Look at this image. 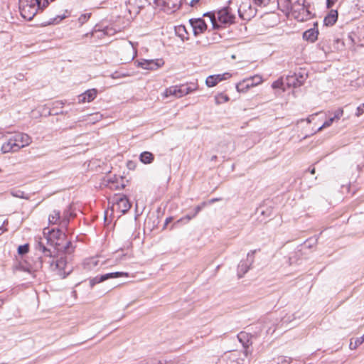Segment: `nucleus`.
<instances>
[{
  "instance_id": "nucleus-18",
  "label": "nucleus",
  "mask_w": 364,
  "mask_h": 364,
  "mask_svg": "<svg viewBox=\"0 0 364 364\" xmlns=\"http://www.w3.org/2000/svg\"><path fill=\"white\" fill-rule=\"evenodd\" d=\"M114 33V31L112 28L105 27L104 28L100 29L97 26H96L91 32V36L95 38H102L105 36H112Z\"/></svg>"
},
{
  "instance_id": "nucleus-13",
  "label": "nucleus",
  "mask_w": 364,
  "mask_h": 364,
  "mask_svg": "<svg viewBox=\"0 0 364 364\" xmlns=\"http://www.w3.org/2000/svg\"><path fill=\"white\" fill-rule=\"evenodd\" d=\"M13 136L14 137V141H16V144L19 145L20 149L28 146L32 142L31 137L26 133H15Z\"/></svg>"
},
{
  "instance_id": "nucleus-5",
  "label": "nucleus",
  "mask_w": 364,
  "mask_h": 364,
  "mask_svg": "<svg viewBox=\"0 0 364 364\" xmlns=\"http://www.w3.org/2000/svg\"><path fill=\"white\" fill-rule=\"evenodd\" d=\"M291 16L296 21L304 22L313 18L314 14L310 11L306 0H297L293 4Z\"/></svg>"
},
{
  "instance_id": "nucleus-15",
  "label": "nucleus",
  "mask_w": 364,
  "mask_h": 364,
  "mask_svg": "<svg viewBox=\"0 0 364 364\" xmlns=\"http://www.w3.org/2000/svg\"><path fill=\"white\" fill-rule=\"evenodd\" d=\"M230 76L231 74L229 73L210 75L206 78L205 84L208 87H212L215 86L219 82L230 77Z\"/></svg>"
},
{
  "instance_id": "nucleus-38",
  "label": "nucleus",
  "mask_w": 364,
  "mask_h": 364,
  "mask_svg": "<svg viewBox=\"0 0 364 364\" xmlns=\"http://www.w3.org/2000/svg\"><path fill=\"white\" fill-rule=\"evenodd\" d=\"M343 114V110L342 108H339L334 112V114L332 117L335 121L338 120Z\"/></svg>"
},
{
  "instance_id": "nucleus-9",
  "label": "nucleus",
  "mask_w": 364,
  "mask_h": 364,
  "mask_svg": "<svg viewBox=\"0 0 364 364\" xmlns=\"http://www.w3.org/2000/svg\"><path fill=\"white\" fill-rule=\"evenodd\" d=\"M127 273H124L122 272H110L107 273L102 275H97L93 278H91L90 279V286L91 288H92L95 284H99L100 282H102L105 280L113 279V278H117L122 276H127Z\"/></svg>"
},
{
  "instance_id": "nucleus-20",
  "label": "nucleus",
  "mask_w": 364,
  "mask_h": 364,
  "mask_svg": "<svg viewBox=\"0 0 364 364\" xmlns=\"http://www.w3.org/2000/svg\"><path fill=\"white\" fill-rule=\"evenodd\" d=\"M117 205L123 213H127L132 206L131 203L125 196H120L117 199Z\"/></svg>"
},
{
  "instance_id": "nucleus-39",
  "label": "nucleus",
  "mask_w": 364,
  "mask_h": 364,
  "mask_svg": "<svg viewBox=\"0 0 364 364\" xmlns=\"http://www.w3.org/2000/svg\"><path fill=\"white\" fill-rule=\"evenodd\" d=\"M277 363L278 364H290L291 358H286L284 356H280L277 358Z\"/></svg>"
},
{
  "instance_id": "nucleus-32",
  "label": "nucleus",
  "mask_w": 364,
  "mask_h": 364,
  "mask_svg": "<svg viewBox=\"0 0 364 364\" xmlns=\"http://www.w3.org/2000/svg\"><path fill=\"white\" fill-rule=\"evenodd\" d=\"M229 100V97L228 95H224L223 93H220L215 96V102L216 104H221L226 102Z\"/></svg>"
},
{
  "instance_id": "nucleus-4",
  "label": "nucleus",
  "mask_w": 364,
  "mask_h": 364,
  "mask_svg": "<svg viewBox=\"0 0 364 364\" xmlns=\"http://www.w3.org/2000/svg\"><path fill=\"white\" fill-rule=\"evenodd\" d=\"M233 6L240 18L250 21L255 16L257 7L252 0H232Z\"/></svg>"
},
{
  "instance_id": "nucleus-27",
  "label": "nucleus",
  "mask_w": 364,
  "mask_h": 364,
  "mask_svg": "<svg viewBox=\"0 0 364 364\" xmlns=\"http://www.w3.org/2000/svg\"><path fill=\"white\" fill-rule=\"evenodd\" d=\"M140 161L144 164H149L153 162L154 156L149 151H144L139 156Z\"/></svg>"
},
{
  "instance_id": "nucleus-23",
  "label": "nucleus",
  "mask_w": 364,
  "mask_h": 364,
  "mask_svg": "<svg viewBox=\"0 0 364 364\" xmlns=\"http://www.w3.org/2000/svg\"><path fill=\"white\" fill-rule=\"evenodd\" d=\"M279 9L284 14H289L292 12L293 4L291 0H277Z\"/></svg>"
},
{
  "instance_id": "nucleus-17",
  "label": "nucleus",
  "mask_w": 364,
  "mask_h": 364,
  "mask_svg": "<svg viewBox=\"0 0 364 364\" xmlns=\"http://www.w3.org/2000/svg\"><path fill=\"white\" fill-rule=\"evenodd\" d=\"M1 150L2 153L16 152L20 150L19 145L16 144L14 137L11 136L6 142L3 144Z\"/></svg>"
},
{
  "instance_id": "nucleus-14",
  "label": "nucleus",
  "mask_w": 364,
  "mask_h": 364,
  "mask_svg": "<svg viewBox=\"0 0 364 364\" xmlns=\"http://www.w3.org/2000/svg\"><path fill=\"white\" fill-rule=\"evenodd\" d=\"M252 336L246 332L241 331L239 333L237 336V338L239 341V342L242 344L243 348H244V353L245 356L248 355L250 353L249 351V347L252 344V342L250 341Z\"/></svg>"
},
{
  "instance_id": "nucleus-44",
  "label": "nucleus",
  "mask_w": 364,
  "mask_h": 364,
  "mask_svg": "<svg viewBox=\"0 0 364 364\" xmlns=\"http://www.w3.org/2000/svg\"><path fill=\"white\" fill-rule=\"evenodd\" d=\"M220 200H221V198H214L210 199L208 203L210 204H212V203H213L215 202H217V201H219Z\"/></svg>"
},
{
  "instance_id": "nucleus-6",
  "label": "nucleus",
  "mask_w": 364,
  "mask_h": 364,
  "mask_svg": "<svg viewBox=\"0 0 364 364\" xmlns=\"http://www.w3.org/2000/svg\"><path fill=\"white\" fill-rule=\"evenodd\" d=\"M196 89V85L194 83L180 85L171 86L167 88L165 91V95L174 96L176 97H181Z\"/></svg>"
},
{
  "instance_id": "nucleus-2",
  "label": "nucleus",
  "mask_w": 364,
  "mask_h": 364,
  "mask_svg": "<svg viewBox=\"0 0 364 364\" xmlns=\"http://www.w3.org/2000/svg\"><path fill=\"white\" fill-rule=\"evenodd\" d=\"M236 8L233 6V1H230L228 6L219 9L217 12L210 11L203 16H208L214 29H218L222 25L230 26L235 23Z\"/></svg>"
},
{
  "instance_id": "nucleus-16",
  "label": "nucleus",
  "mask_w": 364,
  "mask_h": 364,
  "mask_svg": "<svg viewBox=\"0 0 364 364\" xmlns=\"http://www.w3.org/2000/svg\"><path fill=\"white\" fill-rule=\"evenodd\" d=\"M162 9L174 12L180 9L182 5V0H164V4H156Z\"/></svg>"
},
{
  "instance_id": "nucleus-50",
  "label": "nucleus",
  "mask_w": 364,
  "mask_h": 364,
  "mask_svg": "<svg viewBox=\"0 0 364 364\" xmlns=\"http://www.w3.org/2000/svg\"><path fill=\"white\" fill-rule=\"evenodd\" d=\"M309 240H306L305 244H306V246H308V247H311V245H309V244H308V243H309Z\"/></svg>"
},
{
  "instance_id": "nucleus-54",
  "label": "nucleus",
  "mask_w": 364,
  "mask_h": 364,
  "mask_svg": "<svg viewBox=\"0 0 364 364\" xmlns=\"http://www.w3.org/2000/svg\"><path fill=\"white\" fill-rule=\"evenodd\" d=\"M215 159H216V156L212 157V160H214Z\"/></svg>"
},
{
  "instance_id": "nucleus-11",
  "label": "nucleus",
  "mask_w": 364,
  "mask_h": 364,
  "mask_svg": "<svg viewBox=\"0 0 364 364\" xmlns=\"http://www.w3.org/2000/svg\"><path fill=\"white\" fill-rule=\"evenodd\" d=\"M189 23L196 36L203 33L207 29V25L201 18H191Z\"/></svg>"
},
{
  "instance_id": "nucleus-10",
  "label": "nucleus",
  "mask_w": 364,
  "mask_h": 364,
  "mask_svg": "<svg viewBox=\"0 0 364 364\" xmlns=\"http://www.w3.org/2000/svg\"><path fill=\"white\" fill-rule=\"evenodd\" d=\"M256 250H252L247 254L246 261H241L237 266V276L242 278L250 269V266L253 263V257Z\"/></svg>"
},
{
  "instance_id": "nucleus-35",
  "label": "nucleus",
  "mask_w": 364,
  "mask_h": 364,
  "mask_svg": "<svg viewBox=\"0 0 364 364\" xmlns=\"http://www.w3.org/2000/svg\"><path fill=\"white\" fill-rule=\"evenodd\" d=\"M90 13L81 14L78 18V22L80 23V25L84 24L90 18Z\"/></svg>"
},
{
  "instance_id": "nucleus-48",
  "label": "nucleus",
  "mask_w": 364,
  "mask_h": 364,
  "mask_svg": "<svg viewBox=\"0 0 364 364\" xmlns=\"http://www.w3.org/2000/svg\"><path fill=\"white\" fill-rule=\"evenodd\" d=\"M309 171L311 173V174H314L315 173V168L314 167H310L309 168Z\"/></svg>"
},
{
  "instance_id": "nucleus-36",
  "label": "nucleus",
  "mask_w": 364,
  "mask_h": 364,
  "mask_svg": "<svg viewBox=\"0 0 364 364\" xmlns=\"http://www.w3.org/2000/svg\"><path fill=\"white\" fill-rule=\"evenodd\" d=\"M29 250V247H28V244H25V245H20L18 247V253L19 255H25L26 253H27Z\"/></svg>"
},
{
  "instance_id": "nucleus-8",
  "label": "nucleus",
  "mask_w": 364,
  "mask_h": 364,
  "mask_svg": "<svg viewBox=\"0 0 364 364\" xmlns=\"http://www.w3.org/2000/svg\"><path fill=\"white\" fill-rule=\"evenodd\" d=\"M307 75L304 70L287 75L285 79L286 85L289 87H298L302 85L306 80Z\"/></svg>"
},
{
  "instance_id": "nucleus-31",
  "label": "nucleus",
  "mask_w": 364,
  "mask_h": 364,
  "mask_svg": "<svg viewBox=\"0 0 364 364\" xmlns=\"http://www.w3.org/2000/svg\"><path fill=\"white\" fill-rule=\"evenodd\" d=\"M285 85V80H284L283 79H279L272 83V87L273 89H282L284 90Z\"/></svg>"
},
{
  "instance_id": "nucleus-51",
  "label": "nucleus",
  "mask_w": 364,
  "mask_h": 364,
  "mask_svg": "<svg viewBox=\"0 0 364 364\" xmlns=\"http://www.w3.org/2000/svg\"><path fill=\"white\" fill-rule=\"evenodd\" d=\"M3 304H4V301L0 299V307L2 306Z\"/></svg>"
},
{
  "instance_id": "nucleus-21",
  "label": "nucleus",
  "mask_w": 364,
  "mask_h": 364,
  "mask_svg": "<svg viewBox=\"0 0 364 364\" xmlns=\"http://www.w3.org/2000/svg\"><path fill=\"white\" fill-rule=\"evenodd\" d=\"M243 360L239 358L237 351H232L228 355H225L224 363L223 364H242Z\"/></svg>"
},
{
  "instance_id": "nucleus-26",
  "label": "nucleus",
  "mask_w": 364,
  "mask_h": 364,
  "mask_svg": "<svg viewBox=\"0 0 364 364\" xmlns=\"http://www.w3.org/2000/svg\"><path fill=\"white\" fill-rule=\"evenodd\" d=\"M56 248L58 250L63 251L64 254H71L74 252L75 246L70 241H68L65 245H60V243L56 242Z\"/></svg>"
},
{
  "instance_id": "nucleus-55",
  "label": "nucleus",
  "mask_w": 364,
  "mask_h": 364,
  "mask_svg": "<svg viewBox=\"0 0 364 364\" xmlns=\"http://www.w3.org/2000/svg\"><path fill=\"white\" fill-rule=\"evenodd\" d=\"M31 113H32L33 114H35V110H33V111L31 112Z\"/></svg>"
},
{
  "instance_id": "nucleus-56",
  "label": "nucleus",
  "mask_w": 364,
  "mask_h": 364,
  "mask_svg": "<svg viewBox=\"0 0 364 364\" xmlns=\"http://www.w3.org/2000/svg\"><path fill=\"white\" fill-rule=\"evenodd\" d=\"M1 171V169L0 168V172Z\"/></svg>"
},
{
  "instance_id": "nucleus-41",
  "label": "nucleus",
  "mask_w": 364,
  "mask_h": 364,
  "mask_svg": "<svg viewBox=\"0 0 364 364\" xmlns=\"http://www.w3.org/2000/svg\"><path fill=\"white\" fill-rule=\"evenodd\" d=\"M176 32L178 33V36H180L181 38H184V36L182 32L187 33L185 26L182 25L178 27Z\"/></svg>"
},
{
  "instance_id": "nucleus-1",
  "label": "nucleus",
  "mask_w": 364,
  "mask_h": 364,
  "mask_svg": "<svg viewBox=\"0 0 364 364\" xmlns=\"http://www.w3.org/2000/svg\"><path fill=\"white\" fill-rule=\"evenodd\" d=\"M70 207L63 211L61 215V223L60 228H58L56 230L54 229L50 230L46 228L43 230V237H36V249L41 252L43 255V259L42 257H39L38 261L35 264V270L42 268L43 262H47L50 265V269L52 272H55L58 276L62 279L65 278L72 272V268L68 265L67 257L65 255H53V252L50 249L46 246L51 242V239L46 235H50L51 237H56L57 240L64 238L66 237V233L68 232V225L70 223V218L75 215L70 211Z\"/></svg>"
},
{
  "instance_id": "nucleus-47",
  "label": "nucleus",
  "mask_w": 364,
  "mask_h": 364,
  "mask_svg": "<svg viewBox=\"0 0 364 364\" xmlns=\"http://www.w3.org/2000/svg\"><path fill=\"white\" fill-rule=\"evenodd\" d=\"M200 0H191V1L190 2V6H194L198 2H199Z\"/></svg>"
},
{
  "instance_id": "nucleus-40",
  "label": "nucleus",
  "mask_w": 364,
  "mask_h": 364,
  "mask_svg": "<svg viewBox=\"0 0 364 364\" xmlns=\"http://www.w3.org/2000/svg\"><path fill=\"white\" fill-rule=\"evenodd\" d=\"M206 202H203L201 203L200 205H197L195 209H194V212H193V215L195 216L197 215V214L206 205Z\"/></svg>"
},
{
  "instance_id": "nucleus-7",
  "label": "nucleus",
  "mask_w": 364,
  "mask_h": 364,
  "mask_svg": "<svg viewBox=\"0 0 364 364\" xmlns=\"http://www.w3.org/2000/svg\"><path fill=\"white\" fill-rule=\"evenodd\" d=\"M262 82V77L255 75L242 80L236 85L237 91L239 92H245L250 88L255 87Z\"/></svg>"
},
{
  "instance_id": "nucleus-42",
  "label": "nucleus",
  "mask_w": 364,
  "mask_h": 364,
  "mask_svg": "<svg viewBox=\"0 0 364 364\" xmlns=\"http://www.w3.org/2000/svg\"><path fill=\"white\" fill-rule=\"evenodd\" d=\"M364 113V103L359 105L358 107H357V110H356V112H355V115L357 117H360L361 114H363Z\"/></svg>"
},
{
  "instance_id": "nucleus-43",
  "label": "nucleus",
  "mask_w": 364,
  "mask_h": 364,
  "mask_svg": "<svg viewBox=\"0 0 364 364\" xmlns=\"http://www.w3.org/2000/svg\"><path fill=\"white\" fill-rule=\"evenodd\" d=\"M338 0H326V6L328 9H331L333 7V6L334 5V4Z\"/></svg>"
},
{
  "instance_id": "nucleus-24",
  "label": "nucleus",
  "mask_w": 364,
  "mask_h": 364,
  "mask_svg": "<svg viewBox=\"0 0 364 364\" xmlns=\"http://www.w3.org/2000/svg\"><path fill=\"white\" fill-rule=\"evenodd\" d=\"M48 223L50 225H58L60 227L61 213L60 210H54L48 216Z\"/></svg>"
},
{
  "instance_id": "nucleus-45",
  "label": "nucleus",
  "mask_w": 364,
  "mask_h": 364,
  "mask_svg": "<svg viewBox=\"0 0 364 364\" xmlns=\"http://www.w3.org/2000/svg\"><path fill=\"white\" fill-rule=\"evenodd\" d=\"M196 216L193 214H188L185 216V218H186L188 220H191V219H193Z\"/></svg>"
},
{
  "instance_id": "nucleus-29",
  "label": "nucleus",
  "mask_w": 364,
  "mask_h": 364,
  "mask_svg": "<svg viewBox=\"0 0 364 364\" xmlns=\"http://www.w3.org/2000/svg\"><path fill=\"white\" fill-rule=\"evenodd\" d=\"M364 342V334L359 338H356L354 341L352 340L350 342L349 348L351 350L356 349L359 346H360Z\"/></svg>"
},
{
  "instance_id": "nucleus-3",
  "label": "nucleus",
  "mask_w": 364,
  "mask_h": 364,
  "mask_svg": "<svg viewBox=\"0 0 364 364\" xmlns=\"http://www.w3.org/2000/svg\"><path fill=\"white\" fill-rule=\"evenodd\" d=\"M48 5V0H19L21 15L28 21L32 20L39 10H43Z\"/></svg>"
},
{
  "instance_id": "nucleus-30",
  "label": "nucleus",
  "mask_w": 364,
  "mask_h": 364,
  "mask_svg": "<svg viewBox=\"0 0 364 364\" xmlns=\"http://www.w3.org/2000/svg\"><path fill=\"white\" fill-rule=\"evenodd\" d=\"M11 194L16 198H23L26 200L29 199V196L21 190H12L11 191Z\"/></svg>"
},
{
  "instance_id": "nucleus-19",
  "label": "nucleus",
  "mask_w": 364,
  "mask_h": 364,
  "mask_svg": "<svg viewBox=\"0 0 364 364\" xmlns=\"http://www.w3.org/2000/svg\"><path fill=\"white\" fill-rule=\"evenodd\" d=\"M97 91L96 89H90L78 96L80 103L90 102L93 101L97 97Z\"/></svg>"
},
{
  "instance_id": "nucleus-12",
  "label": "nucleus",
  "mask_w": 364,
  "mask_h": 364,
  "mask_svg": "<svg viewBox=\"0 0 364 364\" xmlns=\"http://www.w3.org/2000/svg\"><path fill=\"white\" fill-rule=\"evenodd\" d=\"M164 65V61L161 59L156 60H143L138 62V67H141L146 70H156Z\"/></svg>"
},
{
  "instance_id": "nucleus-46",
  "label": "nucleus",
  "mask_w": 364,
  "mask_h": 364,
  "mask_svg": "<svg viewBox=\"0 0 364 364\" xmlns=\"http://www.w3.org/2000/svg\"><path fill=\"white\" fill-rule=\"evenodd\" d=\"M155 4H164V0H154Z\"/></svg>"
},
{
  "instance_id": "nucleus-33",
  "label": "nucleus",
  "mask_w": 364,
  "mask_h": 364,
  "mask_svg": "<svg viewBox=\"0 0 364 364\" xmlns=\"http://www.w3.org/2000/svg\"><path fill=\"white\" fill-rule=\"evenodd\" d=\"M271 1L272 0H252L257 7H265L271 2Z\"/></svg>"
},
{
  "instance_id": "nucleus-37",
  "label": "nucleus",
  "mask_w": 364,
  "mask_h": 364,
  "mask_svg": "<svg viewBox=\"0 0 364 364\" xmlns=\"http://www.w3.org/2000/svg\"><path fill=\"white\" fill-rule=\"evenodd\" d=\"M335 122L333 118L331 117L326 120L318 129V131H321L322 129L330 127L333 122Z\"/></svg>"
},
{
  "instance_id": "nucleus-22",
  "label": "nucleus",
  "mask_w": 364,
  "mask_h": 364,
  "mask_svg": "<svg viewBox=\"0 0 364 364\" xmlns=\"http://www.w3.org/2000/svg\"><path fill=\"white\" fill-rule=\"evenodd\" d=\"M338 19V11L335 9H331L329 13L325 16L323 23L325 26H333Z\"/></svg>"
},
{
  "instance_id": "nucleus-53",
  "label": "nucleus",
  "mask_w": 364,
  "mask_h": 364,
  "mask_svg": "<svg viewBox=\"0 0 364 364\" xmlns=\"http://www.w3.org/2000/svg\"><path fill=\"white\" fill-rule=\"evenodd\" d=\"M3 136L4 135L1 133H0V139L2 138Z\"/></svg>"
},
{
  "instance_id": "nucleus-52",
  "label": "nucleus",
  "mask_w": 364,
  "mask_h": 364,
  "mask_svg": "<svg viewBox=\"0 0 364 364\" xmlns=\"http://www.w3.org/2000/svg\"><path fill=\"white\" fill-rule=\"evenodd\" d=\"M92 263H93L95 265H96V264H97V262L94 261V259H92Z\"/></svg>"
},
{
  "instance_id": "nucleus-49",
  "label": "nucleus",
  "mask_w": 364,
  "mask_h": 364,
  "mask_svg": "<svg viewBox=\"0 0 364 364\" xmlns=\"http://www.w3.org/2000/svg\"><path fill=\"white\" fill-rule=\"evenodd\" d=\"M171 220V218H167L166 219L165 225H167Z\"/></svg>"
},
{
  "instance_id": "nucleus-28",
  "label": "nucleus",
  "mask_w": 364,
  "mask_h": 364,
  "mask_svg": "<svg viewBox=\"0 0 364 364\" xmlns=\"http://www.w3.org/2000/svg\"><path fill=\"white\" fill-rule=\"evenodd\" d=\"M67 17V16L65 14H63V15H57L54 18H50L48 21L45 22L44 23V25L45 26H47V25H54V24H58L62 20H63L64 18H65Z\"/></svg>"
},
{
  "instance_id": "nucleus-25",
  "label": "nucleus",
  "mask_w": 364,
  "mask_h": 364,
  "mask_svg": "<svg viewBox=\"0 0 364 364\" xmlns=\"http://www.w3.org/2000/svg\"><path fill=\"white\" fill-rule=\"evenodd\" d=\"M318 35V30H316L315 28H310L304 33L303 38L304 40L313 43L317 40Z\"/></svg>"
},
{
  "instance_id": "nucleus-34",
  "label": "nucleus",
  "mask_w": 364,
  "mask_h": 364,
  "mask_svg": "<svg viewBox=\"0 0 364 364\" xmlns=\"http://www.w3.org/2000/svg\"><path fill=\"white\" fill-rule=\"evenodd\" d=\"M127 76H128V74L122 73L119 70L115 71L110 75V77L112 79H120Z\"/></svg>"
}]
</instances>
